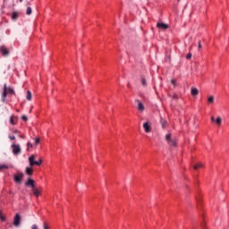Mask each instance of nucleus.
<instances>
[{"mask_svg": "<svg viewBox=\"0 0 229 229\" xmlns=\"http://www.w3.org/2000/svg\"><path fill=\"white\" fill-rule=\"evenodd\" d=\"M215 123L217 124V126H221L223 123V118H221V116H217Z\"/></svg>", "mask_w": 229, "mask_h": 229, "instance_id": "ddd939ff", "label": "nucleus"}, {"mask_svg": "<svg viewBox=\"0 0 229 229\" xmlns=\"http://www.w3.org/2000/svg\"><path fill=\"white\" fill-rule=\"evenodd\" d=\"M12 148H13V155H21V146L20 145L13 144Z\"/></svg>", "mask_w": 229, "mask_h": 229, "instance_id": "20e7f679", "label": "nucleus"}, {"mask_svg": "<svg viewBox=\"0 0 229 229\" xmlns=\"http://www.w3.org/2000/svg\"><path fill=\"white\" fill-rule=\"evenodd\" d=\"M140 81H141V85L143 87H147L148 86V82L146 81V77L145 76H141Z\"/></svg>", "mask_w": 229, "mask_h": 229, "instance_id": "2eb2a0df", "label": "nucleus"}, {"mask_svg": "<svg viewBox=\"0 0 229 229\" xmlns=\"http://www.w3.org/2000/svg\"><path fill=\"white\" fill-rule=\"evenodd\" d=\"M32 192H33L34 196H36L37 198H38L40 196V191L37 188H33Z\"/></svg>", "mask_w": 229, "mask_h": 229, "instance_id": "4468645a", "label": "nucleus"}, {"mask_svg": "<svg viewBox=\"0 0 229 229\" xmlns=\"http://www.w3.org/2000/svg\"><path fill=\"white\" fill-rule=\"evenodd\" d=\"M198 94H199V91H198V89H196V88H192L191 89V96H198Z\"/></svg>", "mask_w": 229, "mask_h": 229, "instance_id": "a211bd4d", "label": "nucleus"}, {"mask_svg": "<svg viewBox=\"0 0 229 229\" xmlns=\"http://www.w3.org/2000/svg\"><path fill=\"white\" fill-rule=\"evenodd\" d=\"M25 174H28V176H31L33 174V169L31 167H27L25 169Z\"/></svg>", "mask_w": 229, "mask_h": 229, "instance_id": "f8f14e48", "label": "nucleus"}, {"mask_svg": "<svg viewBox=\"0 0 229 229\" xmlns=\"http://www.w3.org/2000/svg\"><path fill=\"white\" fill-rule=\"evenodd\" d=\"M21 119H22V121L26 122V121H28V116L22 115V116H21Z\"/></svg>", "mask_w": 229, "mask_h": 229, "instance_id": "cd10ccee", "label": "nucleus"}, {"mask_svg": "<svg viewBox=\"0 0 229 229\" xmlns=\"http://www.w3.org/2000/svg\"><path fill=\"white\" fill-rule=\"evenodd\" d=\"M208 103H214V96H210L208 98Z\"/></svg>", "mask_w": 229, "mask_h": 229, "instance_id": "5701e85b", "label": "nucleus"}, {"mask_svg": "<svg viewBox=\"0 0 229 229\" xmlns=\"http://www.w3.org/2000/svg\"><path fill=\"white\" fill-rule=\"evenodd\" d=\"M173 98H174V99H176V98H178V96H177L176 94H174V95L173 96Z\"/></svg>", "mask_w": 229, "mask_h": 229, "instance_id": "c9c22d12", "label": "nucleus"}, {"mask_svg": "<svg viewBox=\"0 0 229 229\" xmlns=\"http://www.w3.org/2000/svg\"><path fill=\"white\" fill-rule=\"evenodd\" d=\"M177 140H169L168 141H167V143L169 144V146H176V144H177Z\"/></svg>", "mask_w": 229, "mask_h": 229, "instance_id": "f3484780", "label": "nucleus"}, {"mask_svg": "<svg viewBox=\"0 0 229 229\" xmlns=\"http://www.w3.org/2000/svg\"><path fill=\"white\" fill-rule=\"evenodd\" d=\"M0 219H2V221H5L6 220V218L3 215H0Z\"/></svg>", "mask_w": 229, "mask_h": 229, "instance_id": "7c9ffc66", "label": "nucleus"}, {"mask_svg": "<svg viewBox=\"0 0 229 229\" xmlns=\"http://www.w3.org/2000/svg\"><path fill=\"white\" fill-rule=\"evenodd\" d=\"M172 85H176V80H172Z\"/></svg>", "mask_w": 229, "mask_h": 229, "instance_id": "72a5a7b5", "label": "nucleus"}, {"mask_svg": "<svg viewBox=\"0 0 229 229\" xmlns=\"http://www.w3.org/2000/svg\"><path fill=\"white\" fill-rule=\"evenodd\" d=\"M35 144L38 145V144H40V139L37 138L35 140Z\"/></svg>", "mask_w": 229, "mask_h": 229, "instance_id": "c85d7f7f", "label": "nucleus"}, {"mask_svg": "<svg viewBox=\"0 0 229 229\" xmlns=\"http://www.w3.org/2000/svg\"><path fill=\"white\" fill-rule=\"evenodd\" d=\"M143 128L146 133H149V131H151V125H149L148 122H146L145 123H143Z\"/></svg>", "mask_w": 229, "mask_h": 229, "instance_id": "9d476101", "label": "nucleus"}, {"mask_svg": "<svg viewBox=\"0 0 229 229\" xmlns=\"http://www.w3.org/2000/svg\"><path fill=\"white\" fill-rule=\"evenodd\" d=\"M10 124L15 126L17 124V117L15 115H12L9 120Z\"/></svg>", "mask_w": 229, "mask_h": 229, "instance_id": "9b49d317", "label": "nucleus"}, {"mask_svg": "<svg viewBox=\"0 0 229 229\" xmlns=\"http://www.w3.org/2000/svg\"><path fill=\"white\" fill-rule=\"evenodd\" d=\"M157 28H158V30H165L169 29V25L164 22H157Z\"/></svg>", "mask_w": 229, "mask_h": 229, "instance_id": "39448f33", "label": "nucleus"}, {"mask_svg": "<svg viewBox=\"0 0 229 229\" xmlns=\"http://www.w3.org/2000/svg\"><path fill=\"white\" fill-rule=\"evenodd\" d=\"M13 225L14 226H19L21 225V215H19V213L14 216Z\"/></svg>", "mask_w": 229, "mask_h": 229, "instance_id": "0eeeda50", "label": "nucleus"}, {"mask_svg": "<svg viewBox=\"0 0 229 229\" xmlns=\"http://www.w3.org/2000/svg\"><path fill=\"white\" fill-rule=\"evenodd\" d=\"M212 123H216V118L214 116H211Z\"/></svg>", "mask_w": 229, "mask_h": 229, "instance_id": "473e14b6", "label": "nucleus"}, {"mask_svg": "<svg viewBox=\"0 0 229 229\" xmlns=\"http://www.w3.org/2000/svg\"><path fill=\"white\" fill-rule=\"evenodd\" d=\"M8 168H9V166L6 165H0V172L4 170V169H8Z\"/></svg>", "mask_w": 229, "mask_h": 229, "instance_id": "4be33fe9", "label": "nucleus"}, {"mask_svg": "<svg viewBox=\"0 0 229 229\" xmlns=\"http://www.w3.org/2000/svg\"><path fill=\"white\" fill-rule=\"evenodd\" d=\"M31 13H32L31 7H27L26 15H31Z\"/></svg>", "mask_w": 229, "mask_h": 229, "instance_id": "412c9836", "label": "nucleus"}, {"mask_svg": "<svg viewBox=\"0 0 229 229\" xmlns=\"http://www.w3.org/2000/svg\"><path fill=\"white\" fill-rule=\"evenodd\" d=\"M202 228L207 229V227H204V225H202Z\"/></svg>", "mask_w": 229, "mask_h": 229, "instance_id": "4c0bfd02", "label": "nucleus"}, {"mask_svg": "<svg viewBox=\"0 0 229 229\" xmlns=\"http://www.w3.org/2000/svg\"><path fill=\"white\" fill-rule=\"evenodd\" d=\"M199 47H201V42H199Z\"/></svg>", "mask_w": 229, "mask_h": 229, "instance_id": "e433bc0d", "label": "nucleus"}, {"mask_svg": "<svg viewBox=\"0 0 229 229\" xmlns=\"http://www.w3.org/2000/svg\"><path fill=\"white\" fill-rule=\"evenodd\" d=\"M26 98L28 99V101H31V91H27Z\"/></svg>", "mask_w": 229, "mask_h": 229, "instance_id": "aec40b11", "label": "nucleus"}, {"mask_svg": "<svg viewBox=\"0 0 229 229\" xmlns=\"http://www.w3.org/2000/svg\"><path fill=\"white\" fill-rule=\"evenodd\" d=\"M9 139H10L11 140H15V136L10 135V136H9Z\"/></svg>", "mask_w": 229, "mask_h": 229, "instance_id": "c756f323", "label": "nucleus"}, {"mask_svg": "<svg viewBox=\"0 0 229 229\" xmlns=\"http://www.w3.org/2000/svg\"><path fill=\"white\" fill-rule=\"evenodd\" d=\"M160 124H161L162 128H165L167 126V121H165L164 118H161Z\"/></svg>", "mask_w": 229, "mask_h": 229, "instance_id": "dca6fc26", "label": "nucleus"}, {"mask_svg": "<svg viewBox=\"0 0 229 229\" xmlns=\"http://www.w3.org/2000/svg\"><path fill=\"white\" fill-rule=\"evenodd\" d=\"M8 94H15V91L13 90V88H8L6 86V84L4 85V92H3V95H2V101L3 103H4V101H6V96H8Z\"/></svg>", "mask_w": 229, "mask_h": 229, "instance_id": "f257e3e1", "label": "nucleus"}, {"mask_svg": "<svg viewBox=\"0 0 229 229\" xmlns=\"http://www.w3.org/2000/svg\"><path fill=\"white\" fill-rule=\"evenodd\" d=\"M43 228L44 229H49V225L47 223L43 224Z\"/></svg>", "mask_w": 229, "mask_h": 229, "instance_id": "a878e982", "label": "nucleus"}, {"mask_svg": "<svg viewBox=\"0 0 229 229\" xmlns=\"http://www.w3.org/2000/svg\"><path fill=\"white\" fill-rule=\"evenodd\" d=\"M31 229H38V226H37V225H33L31 226Z\"/></svg>", "mask_w": 229, "mask_h": 229, "instance_id": "2f4dec72", "label": "nucleus"}, {"mask_svg": "<svg viewBox=\"0 0 229 229\" xmlns=\"http://www.w3.org/2000/svg\"><path fill=\"white\" fill-rule=\"evenodd\" d=\"M18 18H19V13L17 12L13 13L12 19L15 21Z\"/></svg>", "mask_w": 229, "mask_h": 229, "instance_id": "6ab92c4d", "label": "nucleus"}, {"mask_svg": "<svg viewBox=\"0 0 229 229\" xmlns=\"http://www.w3.org/2000/svg\"><path fill=\"white\" fill-rule=\"evenodd\" d=\"M194 169H199V165H194Z\"/></svg>", "mask_w": 229, "mask_h": 229, "instance_id": "f704fd0d", "label": "nucleus"}, {"mask_svg": "<svg viewBox=\"0 0 229 229\" xmlns=\"http://www.w3.org/2000/svg\"><path fill=\"white\" fill-rule=\"evenodd\" d=\"M22 178H24V174L22 173H20L19 174H15L13 176L15 183H21L22 182Z\"/></svg>", "mask_w": 229, "mask_h": 229, "instance_id": "7ed1b4c3", "label": "nucleus"}, {"mask_svg": "<svg viewBox=\"0 0 229 229\" xmlns=\"http://www.w3.org/2000/svg\"><path fill=\"white\" fill-rule=\"evenodd\" d=\"M186 58L188 59V60H191V58H192V54H188L187 55H186Z\"/></svg>", "mask_w": 229, "mask_h": 229, "instance_id": "bb28decb", "label": "nucleus"}, {"mask_svg": "<svg viewBox=\"0 0 229 229\" xmlns=\"http://www.w3.org/2000/svg\"><path fill=\"white\" fill-rule=\"evenodd\" d=\"M23 0H20V3H22Z\"/></svg>", "mask_w": 229, "mask_h": 229, "instance_id": "58836bf2", "label": "nucleus"}, {"mask_svg": "<svg viewBox=\"0 0 229 229\" xmlns=\"http://www.w3.org/2000/svg\"><path fill=\"white\" fill-rule=\"evenodd\" d=\"M0 52L2 53L3 56H8V55H10V51L4 46L0 47Z\"/></svg>", "mask_w": 229, "mask_h": 229, "instance_id": "6e6552de", "label": "nucleus"}, {"mask_svg": "<svg viewBox=\"0 0 229 229\" xmlns=\"http://www.w3.org/2000/svg\"><path fill=\"white\" fill-rule=\"evenodd\" d=\"M172 139H171V133H169V134H166L165 135V140H166V142H169V140H171Z\"/></svg>", "mask_w": 229, "mask_h": 229, "instance_id": "b1692460", "label": "nucleus"}, {"mask_svg": "<svg viewBox=\"0 0 229 229\" xmlns=\"http://www.w3.org/2000/svg\"><path fill=\"white\" fill-rule=\"evenodd\" d=\"M27 146H28L27 151H30V148H33V144L30 142L27 144Z\"/></svg>", "mask_w": 229, "mask_h": 229, "instance_id": "393cba45", "label": "nucleus"}, {"mask_svg": "<svg viewBox=\"0 0 229 229\" xmlns=\"http://www.w3.org/2000/svg\"><path fill=\"white\" fill-rule=\"evenodd\" d=\"M29 164L30 167H33V165H42V159L35 161V155H32L29 157Z\"/></svg>", "mask_w": 229, "mask_h": 229, "instance_id": "f03ea898", "label": "nucleus"}, {"mask_svg": "<svg viewBox=\"0 0 229 229\" xmlns=\"http://www.w3.org/2000/svg\"><path fill=\"white\" fill-rule=\"evenodd\" d=\"M135 102L138 103V110L140 112H144V104H142L139 99H136Z\"/></svg>", "mask_w": 229, "mask_h": 229, "instance_id": "1a4fd4ad", "label": "nucleus"}, {"mask_svg": "<svg viewBox=\"0 0 229 229\" xmlns=\"http://www.w3.org/2000/svg\"><path fill=\"white\" fill-rule=\"evenodd\" d=\"M26 187H31V189H35V181L31 178H29L25 182Z\"/></svg>", "mask_w": 229, "mask_h": 229, "instance_id": "423d86ee", "label": "nucleus"}]
</instances>
